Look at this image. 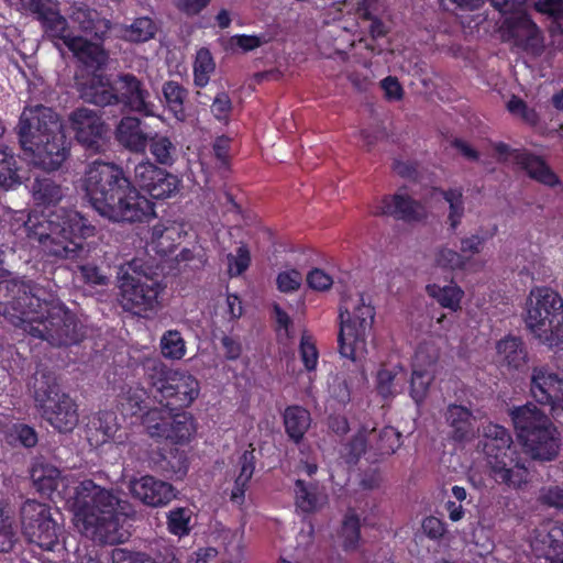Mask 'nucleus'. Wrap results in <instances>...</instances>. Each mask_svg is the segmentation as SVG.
I'll use <instances>...</instances> for the list:
<instances>
[{
  "label": "nucleus",
  "mask_w": 563,
  "mask_h": 563,
  "mask_svg": "<svg viewBox=\"0 0 563 563\" xmlns=\"http://www.w3.org/2000/svg\"><path fill=\"white\" fill-rule=\"evenodd\" d=\"M0 314L36 339L70 346L85 339L78 317L55 294L18 279H0Z\"/></svg>",
  "instance_id": "nucleus-1"
},
{
  "label": "nucleus",
  "mask_w": 563,
  "mask_h": 563,
  "mask_svg": "<svg viewBox=\"0 0 563 563\" xmlns=\"http://www.w3.org/2000/svg\"><path fill=\"white\" fill-rule=\"evenodd\" d=\"M144 371L150 393L162 406L145 411L143 426L147 434L156 441L188 444L197 432V421L184 409L198 398L199 380L189 372L170 368L159 360L147 361Z\"/></svg>",
  "instance_id": "nucleus-2"
},
{
  "label": "nucleus",
  "mask_w": 563,
  "mask_h": 563,
  "mask_svg": "<svg viewBox=\"0 0 563 563\" xmlns=\"http://www.w3.org/2000/svg\"><path fill=\"white\" fill-rule=\"evenodd\" d=\"M85 190L95 210L112 222L143 223L156 217L155 205L114 163L92 162L86 172Z\"/></svg>",
  "instance_id": "nucleus-3"
},
{
  "label": "nucleus",
  "mask_w": 563,
  "mask_h": 563,
  "mask_svg": "<svg viewBox=\"0 0 563 563\" xmlns=\"http://www.w3.org/2000/svg\"><path fill=\"white\" fill-rule=\"evenodd\" d=\"M22 230L31 243L37 242L46 256L74 260L96 228L78 211L58 208L48 212H31Z\"/></svg>",
  "instance_id": "nucleus-4"
},
{
  "label": "nucleus",
  "mask_w": 563,
  "mask_h": 563,
  "mask_svg": "<svg viewBox=\"0 0 563 563\" xmlns=\"http://www.w3.org/2000/svg\"><path fill=\"white\" fill-rule=\"evenodd\" d=\"M15 130L21 148L44 170L59 169L70 155L60 117L49 107H25Z\"/></svg>",
  "instance_id": "nucleus-5"
},
{
  "label": "nucleus",
  "mask_w": 563,
  "mask_h": 563,
  "mask_svg": "<svg viewBox=\"0 0 563 563\" xmlns=\"http://www.w3.org/2000/svg\"><path fill=\"white\" fill-rule=\"evenodd\" d=\"M73 510L76 527L87 538L104 544L124 542V515L119 498L110 489L89 478L81 481L75 488Z\"/></svg>",
  "instance_id": "nucleus-6"
},
{
  "label": "nucleus",
  "mask_w": 563,
  "mask_h": 563,
  "mask_svg": "<svg viewBox=\"0 0 563 563\" xmlns=\"http://www.w3.org/2000/svg\"><path fill=\"white\" fill-rule=\"evenodd\" d=\"M511 421L519 442L533 460L553 461L560 450V437L550 418L533 404L515 407Z\"/></svg>",
  "instance_id": "nucleus-7"
},
{
  "label": "nucleus",
  "mask_w": 563,
  "mask_h": 563,
  "mask_svg": "<svg viewBox=\"0 0 563 563\" xmlns=\"http://www.w3.org/2000/svg\"><path fill=\"white\" fill-rule=\"evenodd\" d=\"M483 451L497 483L519 488L527 483L528 468L521 454L514 445L508 429L489 423L484 429Z\"/></svg>",
  "instance_id": "nucleus-8"
},
{
  "label": "nucleus",
  "mask_w": 563,
  "mask_h": 563,
  "mask_svg": "<svg viewBox=\"0 0 563 563\" xmlns=\"http://www.w3.org/2000/svg\"><path fill=\"white\" fill-rule=\"evenodd\" d=\"M33 397L43 418L58 432H71L79 421L76 402L62 393L53 372H37L33 377Z\"/></svg>",
  "instance_id": "nucleus-9"
},
{
  "label": "nucleus",
  "mask_w": 563,
  "mask_h": 563,
  "mask_svg": "<svg viewBox=\"0 0 563 563\" xmlns=\"http://www.w3.org/2000/svg\"><path fill=\"white\" fill-rule=\"evenodd\" d=\"M531 296L536 302L527 310V328L550 347L563 344V298L549 287L536 288Z\"/></svg>",
  "instance_id": "nucleus-10"
},
{
  "label": "nucleus",
  "mask_w": 563,
  "mask_h": 563,
  "mask_svg": "<svg viewBox=\"0 0 563 563\" xmlns=\"http://www.w3.org/2000/svg\"><path fill=\"white\" fill-rule=\"evenodd\" d=\"M375 309L365 303L363 295L354 302L344 299L339 308L340 331L338 335L339 352L342 357L356 361L358 353L366 347L367 332L372 329Z\"/></svg>",
  "instance_id": "nucleus-11"
},
{
  "label": "nucleus",
  "mask_w": 563,
  "mask_h": 563,
  "mask_svg": "<svg viewBox=\"0 0 563 563\" xmlns=\"http://www.w3.org/2000/svg\"><path fill=\"white\" fill-rule=\"evenodd\" d=\"M527 0H490L492 5L505 15L500 31L503 36L526 51L541 48L540 29L525 10Z\"/></svg>",
  "instance_id": "nucleus-12"
},
{
  "label": "nucleus",
  "mask_w": 563,
  "mask_h": 563,
  "mask_svg": "<svg viewBox=\"0 0 563 563\" xmlns=\"http://www.w3.org/2000/svg\"><path fill=\"white\" fill-rule=\"evenodd\" d=\"M164 286L155 277L136 272H125L120 277V303L124 311L136 316H145L159 306V295Z\"/></svg>",
  "instance_id": "nucleus-13"
},
{
  "label": "nucleus",
  "mask_w": 563,
  "mask_h": 563,
  "mask_svg": "<svg viewBox=\"0 0 563 563\" xmlns=\"http://www.w3.org/2000/svg\"><path fill=\"white\" fill-rule=\"evenodd\" d=\"M21 527L27 541L42 550L53 551L59 543L62 527L46 504L27 499L21 507Z\"/></svg>",
  "instance_id": "nucleus-14"
},
{
  "label": "nucleus",
  "mask_w": 563,
  "mask_h": 563,
  "mask_svg": "<svg viewBox=\"0 0 563 563\" xmlns=\"http://www.w3.org/2000/svg\"><path fill=\"white\" fill-rule=\"evenodd\" d=\"M68 126L87 154L97 155L107 151L109 128L99 111L78 107L68 114Z\"/></svg>",
  "instance_id": "nucleus-15"
},
{
  "label": "nucleus",
  "mask_w": 563,
  "mask_h": 563,
  "mask_svg": "<svg viewBox=\"0 0 563 563\" xmlns=\"http://www.w3.org/2000/svg\"><path fill=\"white\" fill-rule=\"evenodd\" d=\"M113 106H122L124 109L154 117L156 106L151 101V93L144 82L132 73H120L113 78Z\"/></svg>",
  "instance_id": "nucleus-16"
},
{
  "label": "nucleus",
  "mask_w": 563,
  "mask_h": 563,
  "mask_svg": "<svg viewBox=\"0 0 563 563\" xmlns=\"http://www.w3.org/2000/svg\"><path fill=\"white\" fill-rule=\"evenodd\" d=\"M492 146L498 156V162L506 163L508 157L511 156L514 163L525 170L531 179L548 187H555L561 184L559 176L541 156L527 150L511 148L505 142H495Z\"/></svg>",
  "instance_id": "nucleus-17"
},
{
  "label": "nucleus",
  "mask_w": 563,
  "mask_h": 563,
  "mask_svg": "<svg viewBox=\"0 0 563 563\" xmlns=\"http://www.w3.org/2000/svg\"><path fill=\"white\" fill-rule=\"evenodd\" d=\"M135 181L153 199L165 200L177 194L180 179L150 159L140 162L134 168Z\"/></svg>",
  "instance_id": "nucleus-18"
},
{
  "label": "nucleus",
  "mask_w": 563,
  "mask_h": 563,
  "mask_svg": "<svg viewBox=\"0 0 563 563\" xmlns=\"http://www.w3.org/2000/svg\"><path fill=\"white\" fill-rule=\"evenodd\" d=\"M129 492L134 499L153 508L164 507L176 498V489L170 483L152 475L132 478Z\"/></svg>",
  "instance_id": "nucleus-19"
},
{
  "label": "nucleus",
  "mask_w": 563,
  "mask_h": 563,
  "mask_svg": "<svg viewBox=\"0 0 563 563\" xmlns=\"http://www.w3.org/2000/svg\"><path fill=\"white\" fill-rule=\"evenodd\" d=\"M423 213L422 205L400 190L393 195H384L373 209L374 216L390 217L408 223L420 221Z\"/></svg>",
  "instance_id": "nucleus-20"
},
{
  "label": "nucleus",
  "mask_w": 563,
  "mask_h": 563,
  "mask_svg": "<svg viewBox=\"0 0 563 563\" xmlns=\"http://www.w3.org/2000/svg\"><path fill=\"white\" fill-rule=\"evenodd\" d=\"M563 393V377L545 366L533 367L530 377L531 397L542 406L550 409Z\"/></svg>",
  "instance_id": "nucleus-21"
},
{
  "label": "nucleus",
  "mask_w": 563,
  "mask_h": 563,
  "mask_svg": "<svg viewBox=\"0 0 563 563\" xmlns=\"http://www.w3.org/2000/svg\"><path fill=\"white\" fill-rule=\"evenodd\" d=\"M86 437L89 444L95 448L110 441L118 444L123 443L117 413L111 410L97 412L87 424Z\"/></svg>",
  "instance_id": "nucleus-22"
},
{
  "label": "nucleus",
  "mask_w": 563,
  "mask_h": 563,
  "mask_svg": "<svg viewBox=\"0 0 563 563\" xmlns=\"http://www.w3.org/2000/svg\"><path fill=\"white\" fill-rule=\"evenodd\" d=\"M77 91L80 98L88 103L107 107L113 106V78L103 74H91L76 80Z\"/></svg>",
  "instance_id": "nucleus-23"
},
{
  "label": "nucleus",
  "mask_w": 563,
  "mask_h": 563,
  "mask_svg": "<svg viewBox=\"0 0 563 563\" xmlns=\"http://www.w3.org/2000/svg\"><path fill=\"white\" fill-rule=\"evenodd\" d=\"M69 19L78 25L80 32L92 38L103 42L110 31L111 23L108 19L84 2H74L70 7Z\"/></svg>",
  "instance_id": "nucleus-24"
},
{
  "label": "nucleus",
  "mask_w": 563,
  "mask_h": 563,
  "mask_svg": "<svg viewBox=\"0 0 563 563\" xmlns=\"http://www.w3.org/2000/svg\"><path fill=\"white\" fill-rule=\"evenodd\" d=\"M532 548L544 556L545 561L563 558V522L547 521L534 530Z\"/></svg>",
  "instance_id": "nucleus-25"
},
{
  "label": "nucleus",
  "mask_w": 563,
  "mask_h": 563,
  "mask_svg": "<svg viewBox=\"0 0 563 563\" xmlns=\"http://www.w3.org/2000/svg\"><path fill=\"white\" fill-rule=\"evenodd\" d=\"M146 124L133 115L123 117L115 126V140L128 151L144 154L151 133L145 131Z\"/></svg>",
  "instance_id": "nucleus-26"
},
{
  "label": "nucleus",
  "mask_w": 563,
  "mask_h": 563,
  "mask_svg": "<svg viewBox=\"0 0 563 563\" xmlns=\"http://www.w3.org/2000/svg\"><path fill=\"white\" fill-rule=\"evenodd\" d=\"M66 47L79 62L93 70L102 69L108 63L109 55L103 48L102 42L92 43L80 35H76L67 38Z\"/></svg>",
  "instance_id": "nucleus-27"
},
{
  "label": "nucleus",
  "mask_w": 563,
  "mask_h": 563,
  "mask_svg": "<svg viewBox=\"0 0 563 563\" xmlns=\"http://www.w3.org/2000/svg\"><path fill=\"white\" fill-rule=\"evenodd\" d=\"M183 228L175 221H158L151 229L148 246L159 256L172 254L181 238Z\"/></svg>",
  "instance_id": "nucleus-28"
},
{
  "label": "nucleus",
  "mask_w": 563,
  "mask_h": 563,
  "mask_svg": "<svg viewBox=\"0 0 563 563\" xmlns=\"http://www.w3.org/2000/svg\"><path fill=\"white\" fill-rule=\"evenodd\" d=\"M444 418L450 427V435L456 442L468 440L474 431V416L465 406L450 404L444 412Z\"/></svg>",
  "instance_id": "nucleus-29"
},
{
  "label": "nucleus",
  "mask_w": 563,
  "mask_h": 563,
  "mask_svg": "<svg viewBox=\"0 0 563 563\" xmlns=\"http://www.w3.org/2000/svg\"><path fill=\"white\" fill-rule=\"evenodd\" d=\"M283 423L289 441L298 445L311 426V415L301 406L290 405L283 413Z\"/></svg>",
  "instance_id": "nucleus-30"
},
{
  "label": "nucleus",
  "mask_w": 563,
  "mask_h": 563,
  "mask_svg": "<svg viewBox=\"0 0 563 563\" xmlns=\"http://www.w3.org/2000/svg\"><path fill=\"white\" fill-rule=\"evenodd\" d=\"M496 352L501 364L519 369L527 364L528 352L521 338L508 334L496 344Z\"/></svg>",
  "instance_id": "nucleus-31"
},
{
  "label": "nucleus",
  "mask_w": 563,
  "mask_h": 563,
  "mask_svg": "<svg viewBox=\"0 0 563 563\" xmlns=\"http://www.w3.org/2000/svg\"><path fill=\"white\" fill-rule=\"evenodd\" d=\"M148 391L140 385H126L122 387L117 397L118 410L124 417L140 416L146 408ZM144 415H142L143 417Z\"/></svg>",
  "instance_id": "nucleus-32"
},
{
  "label": "nucleus",
  "mask_w": 563,
  "mask_h": 563,
  "mask_svg": "<svg viewBox=\"0 0 563 563\" xmlns=\"http://www.w3.org/2000/svg\"><path fill=\"white\" fill-rule=\"evenodd\" d=\"M147 147L155 163L162 166L170 167L178 158L177 144L166 134L158 132L151 133Z\"/></svg>",
  "instance_id": "nucleus-33"
},
{
  "label": "nucleus",
  "mask_w": 563,
  "mask_h": 563,
  "mask_svg": "<svg viewBox=\"0 0 563 563\" xmlns=\"http://www.w3.org/2000/svg\"><path fill=\"white\" fill-rule=\"evenodd\" d=\"M31 191L35 203L37 206H43L46 209L55 207L64 197L62 186L47 176L35 177Z\"/></svg>",
  "instance_id": "nucleus-34"
},
{
  "label": "nucleus",
  "mask_w": 563,
  "mask_h": 563,
  "mask_svg": "<svg viewBox=\"0 0 563 563\" xmlns=\"http://www.w3.org/2000/svg\"><path fill=\"white\" fill-rule=\"evenodd\" d=\"M296 506L305 514H313L322 507L327 497L319 490L317 484L303 479L295 482Z\"/></svg>",
  "instance_id": "nucleus-35"
},
{
  "label": "nucleus",
  "mask_w": 563,
  "mask_h": 563,
  "mask_svg": "<svg viewBox=\"0 0 563 563\" xmlns=\"http://www.w3.org/2000/svg\"><path fill=\"white\" fill-rule=\"evenodd\" d=\"M165 107L177 121L186 119L185 102L188 98V90L175 80H168L162 87Z\"/></svg>",
  "instance_id": "nucleus-36"
},
{
  "label": "nucleus",
  "mask_w": 563,
  "mask_h": 563,
  "mask_svg": "<svg viewBox=\"0 0 563 563\" xmlns=\"http://www.w3.org/2000/svg\"><path fill=\"white\" fill-rule=\"evenodd\" d=\"M5 442L12 448L33 449L38 443V433L34 427L24 422H14L3 432Z\"/></svg>",
  "instance_id": "nucleus-37"
},
{
  "label": "nucleus",
  "mask_w": 563,
  "mask_h": 563,
  "mask_svg": "<svg viewBox=\"0 0 563 563\" xmlns=\"http://www.w3.org/2000/svg\"><path fill=\"white\" fill-rule=\"evenodd\" d=\"M339 537L342 540L344 551L357 549L361 540V519L355 508L349 507L343 516Z\"/></svg>",
  "instance_id": "nucleus-38"
},
{
  "label": "nucleus",
  "mask_w": 563,
  "mask_h": 563,
  "mask_svg": "<svg viewBox=\"0 0 563 563\" xmlns=\"http://www.w3.org/2000/svg\"><path fill=\"white\" fill-rule=\"evenodd\" d=\"M426 290L427 294L435 299L441 307L448 308L452 311L461 309V300L464 291L459 285L452 282L444 286L429 284L427 285Z\"/></svg>",
  "instance_id": "nucleus-39"
},
{
  "label": "nucleus",
  "mask_w": 563,
  "mask_h": 563,
  "mask_svg": "<svg viewBox=\"0 0 563 563\" xmlns=\"http://www.w3.org/2000/svg\"><path fill=\"white\" fill-rule=\"evenodd\" d=\"M44 34L52 41H62L66 46L67 38L75 37L67 19L60 14L59 7L40 21Z\"/></svg>",
  "instance_id": "nucleus-40"
},
{
  "label": "nucleus",
  "mask_w": 563,
  "mask_h": 563,
  "mask_svg": "<svg viewBox=\"0 0 563 563\" xmlns=\"http://www.w3.org/2000/svg\"><path fill=\"white\" fill-rule=\"evenodd\" d=\"M34 486L42 494L52 498L60 483V472L53 466L33 468L31 473Z\"/></svg>",
  "instance_id": "nucleus-41"
},
{
  "label": "nucleus",
  "mask_w": 563,
  "mask_h": 563,
  "mask_svg": "<svg viewBox=\"0 0 563 563\" xmlns=\"http://www.w3.org/2000/svg\"><path fill=\"white\" fill-rule=\"evenodd\" d=\"M216 69V63L209 48L201 47L196 53L194 62V84L203 88L208 85L211 74Z\"/></svg>",
  "instance_id": "nucleus-42"
},
{
  "label": "nucleus",
  "mask_w": 563,
  "mask_h": 563,
  "mask_svg": "<svg viewBox=\"0 0 563 563\" xmlns=\"http://www.w3.org/2000/svg\"><path fill=\"white\" fill-rule=\"evenodd\" d=\"M192 511L188 507H175L167 514V530L179 538L190 533Z\"/></svg>",
  "instance_id": "nucleus-43"
},
{
  "label": "nucleus",
  "mask_w": 563,
  "mask_h": 563,
  "mask_svg": "<svg viewBox=\"0 0 563 563\" xmlns=\"http://www.w3.org/2000/svg\"><path fill=\"white\" fill-rule=\"evenodd\" d=\"M162 355L169 360H181L186 355V342L178 330L166 331L161 339Z\"/></svg>",
  "instance_id": "nucleus-44"
},
{
  "label": "nucleus",
  "mask_w": 563,
  "mask_h": 563,
  "mask_svg": "<svg viewBox=\"0 0 563 563\" xmlns=\"http://www.w3.org/2000/svg\"><path fill=\"white\" fill-rule=\"evenodd\" d=\"M442 197L449 203L448 220L451 229L454 231L460 225L464 216L463 190L462 188H449L442 190Z\"/></svg>",
  "instance_id": "nucleus-45"
},
{
  "label": "nucleus",
  "mask_w": 563,
  "mask_h": 563,
  "mask_svg": "<svg viewBox=\"0 0 563 563\" xmlns=\"http://www.w3.org/2000/svg\"><path fill=\"white\" fill-rule=\"evenodd\" d=\"M156 25L148 16H142L134 20V22L125 29V36L135 43L147 42L156 34Z\"/></svg>",
  "instance_id": "nucleus-46"
},
{
  "label": "nucleus",
  "mask_w": 563,
  "mask_h": 563,
  "mask_svg": "<svg viewBox=\"0 0 563 563\" xmlns=\"http://www.w3.org/2000/svg\"><path fill=\"white\" fill-rule=\"evenodd\" d=\"M13 518L4 507L0 506V552L9 553L16 542Z\"/></svg>",
  "instance_id": "nucleus-47"
},
{
  "label": "nucleus",
  "mask_w": 563,
  "mask_h": 563,
  "mask_svg": "<svg viewBox=\"0 0 563 563\" xmlns=\"http://www.w3.org/2000/svg\"><path fill=\"white\" fill-rule=\"evenodd\" d=\"M20 184L16 159L12 154L0 152V187L10 189Z\"/></svg>",
  "instance_id": "nucleus-48"
},
{
  "label": "nucleus",
  "mask_w": 563,
  "mask_h": 563,
  "mask_svg": "<svg viewBox=\"0 0 563 563\" xmlns=\"http://www.w3.org/2000/svg\"><path fill=\"white\" fill-rule=\"evenodd\" d=\"M367 438L366 431L361 430L354 434L343 446L342 456L347 464H356L366 452Z\"/></svg>",
  "instance_id": "nucleus-49"
},
{
  "label": "nucleus",
  "mask_w": 563,
  "mask_h": 563,
  "mask_svg": "<svg viewBox=\"0 0 563 563\" xmlns=\"http://www.w3.org/2000/svg\"><path fill=\"white\" fill-rule=\"evenodd\" d=\"M401 434L394 427H384L378 434L376 450L379 455H391L400 446Z\"/></svg>",
  "instance_id": "nucleus-50"
},
{
  "label": "nucleus",
  "mask_w": 563,
  "mask_h": 563,
  "mask_svg": "<svg viewBox=\"0 0 563 563\" xmlns=\"http://www.w3.org/2000/svg\"><path fill=\"white\" fill-rule=\"evenodd\" d=\"M431 384V377L424 371H413L410 382V396L417 405L424 401L429 387Z\"/></svg>",
  "instance_id": "nucleus-51"
},
{
  "label": "nucleus",
  "mask_w": 563,
  "mask_h": 563,
  "mask_svg": "<svg viewBox=\"0 0 563 563\" xmlns=\"http://www.w3.org/2000/svg\"><path fill=\"white\" fill-rule=\"evenodd\" d=\"M299 354L303 366L308 372L314 371L317 368L319 352L313 339L310 335L302 334L299 344Z\"/></svg>",
  "instance_id": "nucleus-52"
},
{
  "label": "nucleus",
  "mask_w": 563,
  "mask_h": 563,
  "mask_svg": "<svg viewBox=\"0 0 563 563\" xmlns=\"http://www.w3.org/2000/svg\"><path fill=\"white\" fill-rule=\"evenodd\" d=\"M357 15L360 22L357 24H363L368 29V33L372 40H377L380 37H385L387 34V29L383 21L377 16H374L367 8H360L357 10Z\"/></svg>",
  "instance_id": "nucleus-53"
},
{
  "label": "nucleus",
  "mask_w": 563,
  "mask_h": 563,
  "mask_svg": "<svg viewBox=\"0 0 563 563\" xmlns=\"http://www.w3.org/2000/svg\"><path fill=\"white\" fill-rule=\"evenodd\" d=\"M169 454V460L167 456H163V462L165 463V465H162L163 470L177 477L185 476L188 472V459L185 453L176 449L172 450Z\"/></svg>",
  "instance_id": "nucleus-54"
},
{
  "label": "nucleus",
  "mask_w": 563,
  "mask_h": 563,
  "mask_svg": "<svg viewBox=\"0 0 563 563\" xmlns=\"http://www.w3.org/2000/svg\"><path fill=\"white\" fill-rule=\"evenodd\" d=\"M22 4L38 22L59 7L54 0H22Z\"/></svg>",
  "instance_id": "nucleus-55"
},
{
  "label": "nucleus",
  "mask_w": 563,
  "mask_h": 563,
  "mask_svg": "<svg viewBox=\"0 0 563 563\" xmlns=\"http://www.w3.org/2000/svg\"><path fill=\"white\" fill-rule=\"evenodd\" d=\"M437 265L444 269L463 268L465 260L459 252L451 249H441L435 257Z\"/></svg>",
  "instance_id": "nucleus-56"
},
{
  "label": "nucleus",
  "mask_w": 563,
  "mask_h": 563,
  "mask_svg": "<svg viewBox=\"0 0 563 563\" xmlns=\"http://www.w3.org/2000/svg\"><path fill=\"white\" fill-rule=\"evenodd\" d=\"M498 231V227L495 224L492 230L483 236H479L477 234L471 235L468 238H464L461 240V252L462 253H470V254H477L482 251V247L484 243L496 235Z\"/></svg>",
  "instance_id": "nucleus-57"
},
{
  "label": "nucleus",
  "mask_w": 563,
  "mask_h": 563,
  "mask_svg": "<svg viewBox=\"0 0 563 563\" xmlns=\"http://www.w3.org/2000/svg\"><path fill=\"white\" fill-rule=\"evenodd\" d=\"M302 282V276L297 269L280 272L277 275V288L282 292H291L297 290Z\"/></svg>",
  "instance_id": "nucleus-58"
},
{
  "label": "nucleus",
  "mask_w": 563,
  "mask_h": 563,
  "mask_svg": "<svg viewBox=\"0 0 563 563\" xmlns=\"http://www.w3.org/2000/svg\"><path fill=\"white\" fill-rule=\"evenodd\" d=\"M232 111V101L228 92L217 93L211 104V112L218 121H228Z\"/></svg>",
  "instance_id": "nucleus-59"
},
{
  "label": "nucleus",
  "mask_w": 563,
  "mask_h": 563,
  "mask_svg": "<svg viewBox=\"0 0 563 563\" xmlns=\"http://www.w3.org/2000/svg\"><path fill=\"white\" fill-rule=\"evenodd\" d=\"M396 378L395 369L380 368L376 375V389L383 398L394 395V380Z\"/></svg>",
  "instance_id": "nucleus-60"
},
{
  "label": "nucleus",
  "mask_w": 563,
  "mask_h": 563,
  "mask_svg": "<svg viewBox=\"0 0 563 563\" xmlns=\"http://www.w3.org/2000/svg\"><path fill=\"white\" fill-rule=\"evenodd\" d=\"M266 42L265 37L262 35H246V34H236L231 36L230 46L238 47L242 52L247 53L254 51L262 46Z\"/></svg>",
  "instance_id": "nucleus-61"
},
{
  "label": "nucleus",
  "mask_w": 563,
  "mask_h": 563,
  "mask_svg": "<svg viewBox=\"0 0 563 563\" xmlns=\"http://www.w3.org/2000/svg\"><path fill=\"white\" fill-rule=\"evenodd\" d=\"M112 563H155L148 555L115 548L111 552Z\"/></svg>",
  "instance_id": "nucleus-62"
},
{
  "label": "nucleus",
  "mask_w": 563,
  "mask_h": 563,
  "mask_svg": "<svg viewBox=\"0 0 563 563\" xmlns=\"http://www.w3.org/2000/svg\"><path fill=\"white\" fill-rule=\"evenodd\" d=\"M534 10L554 21L563 20V0H537Z\"/></svg>",
  "instance_id": "nucleus-63"
},
{
  "label": "nucleus",
  "mask_w": 563,
  "mask_h": 563,
  "mask_svg": "<svg viewBox=\"0 0 563 563\" xmlns=\"http://www.w3.org/2000/svg\"><path fill=\"white\" fill-rule=\"evenodd\" d=\"M541 504L563 510V487L550 486L540 495Z\"/></svg>",
  "instance_id": "nucleus-64"
}]
</instances>
